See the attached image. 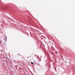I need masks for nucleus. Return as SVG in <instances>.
<instances>
[{"mask_svg":"<svg viewBox=\"0 0 75 75\" xmlns=\"http://www.w3.org/2000/svg\"><path fill=\"white\" fill-rule=\"evenodd\" d=\"M31 64H34V63L33 62H31Z\"/></svg>","mask_w":75,"mask_h":75,"instance_id":"f257e3e1","label":"nucleus"},{"mask_svg":"<svg viewBox=\"0 0 75 75\" xmlns=\"http://www.w3.org/2000/svg\"><path fill=\"white\" fill-rule=\"evenodd\" d=\"M6 58H7V57H6Z\"/></svg>","mask_w":75,"mask_h":75,"instance_id":"f03ea898","label":"nucleus"},{"mask_svg":"<svg viewBox=\"0 0 75 75\" xmlns=\"http://www.w3.org/2000/svg\"><path fill=\"white\" fill-rule=\"evenodd\" d=\"M19 54V55H20V54Z\"/></svg>","mask_w":75,"mask_h":75,"instance_id":"7ed1b4c3","label":"nucleus"},{"mask_svg":"<svg viewBox=\"0 0 75 75\" xmlns=\"http://www.w3.org/2000/svg\"><path fill=\"white\" fill-rule=\"evenodd\" d=\"M28 58L29 57H28Z\"/></svg>","mask_w":75,"mask_h":75,"instance_id":"20e7f679","label":"nucleus"}]
</instances>
